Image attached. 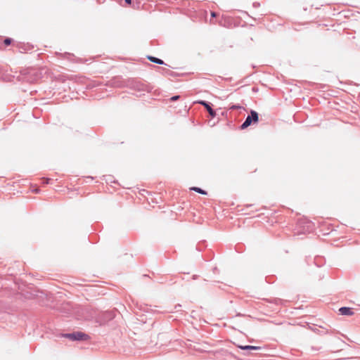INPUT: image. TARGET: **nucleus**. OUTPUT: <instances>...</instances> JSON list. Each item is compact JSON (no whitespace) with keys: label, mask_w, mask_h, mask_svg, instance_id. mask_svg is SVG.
Wrapping results in <instances>:
<instances>
[{"label":"nucleus","mask_w":360,"mask_h":360,"mask_svg":"<svg viewBox=\"0 0 360 360\" xmlns=\"http://www.w3.org/2000/svg\"><path fill=\"white\" fill-rule=\"evenodd\" d=\"M63 337L70 339V340H88L89 336L82 332H76L73 333L64 334Z\"/></svg>","instance_id":"obj_1"},{"label":"nucleus","mask_w":360,"mask_h":360,"mask_svg":"<svg viewBox=\"0 0 360 360\" xmlns=\"http://www.w3.org/2000/svg\"><path fill=\"white\" fill-rule=\"evenodd\" d=\"M259 120L258 114L257 112L254 110H251L250 115L248 116L245 122L241 125V129H245L250 125H251L252 123H257Z\"/></svg>","instance_id":"obj_2"},{"label":"nucleus","mask_w":360,"mask_h":360,"mask_svg":"<svg viewBox=\"0 0 360 360\" xmlns=\"http://www.w3.org/2000/svg\"><path fill=\"white\" fill-rule=\"evenodd\" d=\"M196 103L205 106V108L207 109V110L208 111V112L211 117H215V115H216L215 112L212 110V108L210 106V105L207 103H206L204 101H197Z\"/></svg>","instance_id":"obj_3"},{"label":"nucleus","mask_w":360,"mask_h":360,"mask_svg":"<svg viewBox=\"0 0 360 360\" xmlns=\"http://www.w3.org/2000/svg\"><path fill=\"white\" fill-rule=\"evenodd\" d=\"M339 311L342 315L346 316H352L354 314L352 309L349 307H341Z\"/></svg>","instance_id":"obj_4"},{"label":"nucleus","mask_w":360,"mask_h":360,"mask_svg":"<svg viewBox=\"0 0 360 360\" xmlns=\"http://www.w3.org/2000/svg\"><path fill=\"white\" fill-rule=\"evenodd\" d=\"M238 347L239 348H240L242 349H245V350H259V349H260V347H257V346H251V345L243 346V345H238Z\"/></svg>","instance_id":"obj_5"},{"label":"nucleus","mask_w":360,"mask_h":360,"mask_svg":"<svg viewBox=\"0 0 360 360\" xmlns=\"http://www.w3.org/2000/svg\"><path fill=\"white\" fill-rule=\"evenodd\" d=\"M148 59L150 61L155 63H158V64H160V65L164 63L163 60H162L161 59H159L158 58L153 57V56H148Z\"/></svg>","instance_id":"obj_6"},{"label":"nucleus","mask_w":360,"mask_h":360,"mask_svg":"<svg viewBox=\"0 0 360 360\" xmlns=\"http://www.w3.org/2000/svg\"><path fill=\"white\" fill-rule=\"evenodd\" d=\"M191 190L195 191V192L202 194V195H207V192L200 188L198 187H192L191 188Z\"/></svg>","instance_id":"obj_7"},{"label":"nucleus","mask_w":360,"mask_h":360,"mask_svg":"<svg viewBox=\"0 0 360 360\" xmlns=\"http://www.w3.org/2000/svg\"><path fill=\"white\" fill-rule=\"evenodd\" d=\"M4 43L5 44V45L8 46L9 44H11V39H6L4 41Z\"/></svg>","instance_id":"obj_8"},{"label":"nucleus","mask_w":360,"mask_h":360,"mask_svg":"<svg viewBox=\"0 0 360 360\" xmlns=\"http://www.w3.org/2000/svg\"><path fill=\"white\" fill-rule=\"evenodd\" d=\"M179 98V96H172L170 100L172 101H177L178 99Z\"/></svg>","instance_id":"obj_9"},{"label":"nucleus","mask_w":360,"mask_h":360,"mask_svg":"<svg viewBox=\"0 0 360 360\" xmlns=\"http://www.w3.org/2000/svg\"><path fill=\"white\" fill-rule=\"evenodd\" d=\"M240 108V106L238 105H233L231 107V109H238Z\"/></svg>","instance_id":"obj_10"},{"label":"nucleus","mask_w":360,"mask_h":360,"mask_svg":"<svg viewBox=\"0 0 360 360\" xmlns=\"http://www.w3.org/2000/svg\"><path fill=\"white\" fill-rule=\"evenodd\" d=\"M44 180L45 181H44V183H45V184H49V181H50V179H44Z\"/></svg>","instance_id":"obj_11"},{"label":"nucleus","mask_w":360,"mask_h":360,"mask_svg":"<svg viewBox=\"0 0 360 360\" xmlns=\"http://www.w3.org/2000/svg\"><path fill=\"white\" fill-rule=\"evenodd\" d=\"M124 1L128 4H131V0H124Z\"/></svg>","instance_id":"obj_12"},{"label":"nucleus","mask_w":360,"mask_h":360,"mask_svg":"<svg viewBox=\"0 0 360 360\" xmlns=\"http://www.w3.org/2000/svg\"><path fill=\"white\" fill-rule=\"evenodd\" d=\"M211 15H212V17H216V16H217V14H216V13H214V12H212V13H211Z\"/></svg>","instance_id":"obj_13"}]
</instances>
